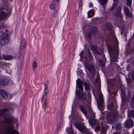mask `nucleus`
Wrapping results in <instances>:
<instances>
[{"label":"nucleus","instance_id":"6e6552de","mask_svg":"<svg viewBox=\"0 0 134 134\" xmlns=\"http://www.w3.org/2000/svg\"><path fill=\"white\" fill-rule=\"evenodd\" d=\"M26 45V42L25 40L23 38L21 39L20 45V46L19 52V54L21 55H23L24 53V51Z\"/></svg>","mask_w":134,"mask_h":134},{"label":"nucleus","instance_id":"bb28decb","mask_svg":"<svg viewBox=\"0 0 134 134\" xmlns=\"http://www.w3.org/2000/svg\"><path fill=\"white\" fill-rule=\"evenodd\" d=\"M42 101L43 102V104L42 105V107L45 108H46L47 106V101H46V98L45 99L43 98Z\"/></svg>","mask_w":134,"mask_h":134},{"label":"nucleus","instance_id":"aec40b11","mask_svg":"<svg viewBox=\"0 0 134 134\" xmlns=\"http://www.w3.org/2000/svg\"><path fill=\"white\" fill-rule=\"evenodd\" d=\"M9 82V80L7 79H1L0 80V85H6Z\"/></svg>","mask_w":134,"mask_h":134},{"label":"nucleus","instance_id":"864d4df0","mask_svg":"<svg viewBox=\"0 0 134 134\" xmlns=\"http://www.w3.org/2000/svg\"><path fill=\"white\" fill-rule=\"evenodd\" d=\"M117 53H118L117 52H116V54Z\"/></svg>","mask_w":134,"mask_h":134},{"label":"nucleus","instance_id":"c756f323","mask_svg":"<svg viewBox=\"0 0 134 134\" xmlns=\"http://www.w3.org/2000/svg\"><path fill=\"white\" fill-rule=\"evenodd\" d=\"M122 127L121 124L120 123H119L116 126V130H118L121 129Z\"/></svg>","mask_w":134,"mask_h":134},{"label":"nucleus","instance_id":"a19ab883","mask_svg":"<svg viewBox=\"0 0 134 134\" xmlns=\"http://www.w3.org/2000/svg\"><path fill=\"white\" fill-rule=\"evenodd\" d=\"M6 71L9 74H10L12 72V70H10L9 68L7 69Z\"/></svg>","mask_w":134,"mask_h":134},{"label":"nucleus","instance_id":"39448f33","mask_svg":"<svg viewBox=\"0 0 134 134\" xmlns=\"http://www.w3.org/2000/svg\"><path fill=\"white\" fill-rule=\"evenodd\" d=\"M88 31L86 33V37L90 38L92 35L96 33L97 31V29L93 26L89 25L88 26Z\"/></svg>","mask_w":134,"mask_h":134},{"label":"nucleus","instance_id":"7c9ffc66","mask_svg":"<svg viewBox=\"0 0 134 134\" xmlns=\"http://www.w3.org/2000/svg\"><path fill=\"white\" fill-rule=\"evenodd\" d=\"M99 64L100 66L103 67L104 66V63L101 60H99Z\"/></svg>","mask_w":134,"mask_h":134},{"label":"nucleus","instance_id":"603ef678","mask_svg":"<svg viewBox=\"0 0 134 134\" xmlns=\"http://www.w3.org/2000/svg\"><path fill=\"white\" fill-rule=\"evenodd\" d=\"M64 14H63V16H64Z\"/></svg>","mask_w":134,"mask_h":134},{"label":"nucleus","instance_id":"de8ad7c7","mask_svg":"<svg viewBox=\"0 0 134 134\" xmlns=\"http://www.w3.org/2000/svg\"><path fill=\"white\" fill-rule=\"evenodd\" d=\"M93 4L92 3H90L89 4V6L90 7H93Z\"/></svg>","mask_w":134,"mask_h":134},{"label":"nucleus","instance_id":"ea45409f","mask_svg":"<svg viewBox=\"0 0 134 134\" xmlns=\"http://www.w3.org/2000/svg\"><path fill=\"white\" fill-rule=\"evenodd\" d=\"M68 134H73V131L72 129H71L69 130Z\"/></svg>","mask_w":134,"mask_h":134},{"label":"nucleus","instance_id":"f3484780","mask_svg":"<svg viewBox=\"0 0 134 134\" xmlns=\"http://www.w3.org/2000/svg\"><path fill=\"white\" fill-rule=\"evenodd\" d=\"M5 122L9 124H12L13 123V118L12 116H10L7 117V118H5Z\"/></svg>","mask_w":134,"mask_h":134},{"label":"nucleus","instance_id":"f257e3e1","mask_svg":"<svg viewBox=\"0 0 134 134\" xmlns=\"http://www.w3.org/2000/svg\"><path fill=\"white\" fill-rule=\"evenodd\" d=\"M89 112L91 114L92 117H91V118L89 119V122L92 127H94L95 131L97 132L100 129H101L102 132L105 131V129L103 126L102 123L98 122L93 117L95 116V114L93 111L91 109L90 110Z\"/></svg>","mask_w":134,"mask_h":134},{"label":"nucleus","instance_id":"f704fd0d","mask_svg":"<svg viewBox=\"0 0 134 134\" xmlns=\"http://www.w3.org/2000/svg\"><path fill=\"white\" fill-rule=\"evenodd\" d=\"M131 106H132V105L134 104V95L132 96V98L131 102Z\"/></svg>","mask_w":134,"mask_h":134},{"label":"nucleus","instance_id":"ddd939ff","mask_svg":"<svg viewBox=\"0 0 134 134\" xmlns=\"http://www.w3.org/2000/svg\"><path fill=\"white\" fill-rule=\"evenodd\" d=\"M121 6H119L118 7L117 10L115 14V16L117 18H121L122 14L121 13Z\"/></svg>","mask_w":134,"mask_h":134},{"label":"nucleus","instance_id":"79ce46f5","mask_svg":"<svg viewBox=\"0 0 134 134\" xmlns=\"http://www.w3.org/2000/svg\"><path fill=\"white\" fill-rule=\"evenodd\" d=\"M131 77L132 79H134V71H132L131 73Z\"/></svg>","mask_w":134,"mask_h":134},{"label":"nucleus","instance_id":"5fc2aeb1","mask_svg":"<svg viewBox=\"0 0 134 134\" xmlns=\"http://www.w3.org/2000/svg\"><path fill=\"white\" fill-rule=\"evenodd\" d=\"M133 131H134V129Z\"/></svg>","mask_w":134,"mask_h":134},{"label":"nucleus","instance_id":"c03bdc74","mask_svg":"<svg viewBox=\"0 0 134 134\" xmlns=\"http://www.w3.org/2000/svg\"><path fill=\"white\" fill-rule=\"evenodd\" d=\"M21 68L20 66L18 67L17 68V70L18 71H20L21 70Z\"/></svg>","mask_w":134,"mask_h":134},{"label":"nucleus","instance_id":"9b49d317","mask_svg":"<svg viewBox=\"0 0 134 134\" xmlns=\"http://www.w3.org/2000/svg\"><path fill=\"white\" fill-rule=\"evenodd\" d=\"M85 66L91 73L93 74L95 73V67L93 65L86 64Z\"/></svg>","mask_w":134,"mask_h":134},{"label":"nucleus","instance_id":"412c9836","mask_svg":"<svg viewBox=\"0 0 134 134\" xmlns=\"http://www.w3.org/2000/svg\"><path fill=\"white\" fill-rule=\"evenodd\" d=\"M108 108L109 110H111V111L114 110L116 109H116V107L115 105H113V103H111L110 104H109L108 106Z\"/></svg>","mask_w":134,"mask_h":134},{"label":"nucleus","instance_id":"1a4fd4ad","mask_svg":"<svg viewBox=\"0 0 134 134\" xmlns=\"http://www.w3.org/2000/svg\"><path fill=\"white\" fill-rule=\"evenodd\" d=\"M76 94L77 98L81 101H84L86 99L87 97L86 94H84L82 91H80L76 89Z\"/></svg>","mask_w":134,"mask_h":134},{"label":"nucleus","instance_id":"20e7f679","mask_svg":"<svg viewBox=\"0 0 134 134\" xmlns=\"http://www.w3.org/2000/svg\"><path fill=\"white\" fill-rule=\"evenodd\" d=\"M0 134H19V132L16 130L12 125L9 126L6 129L5 132L0 130Z\"/></svg>","mask_w":134,"mask_h":134},{"label":"nucleus","instance_id":"473e14b6","mask_svg":"<svg viewBox=\"0 0 134 134\" xmlns=\"http://www.w3.org/2000/svg\"><path fill=\"white\" fill-rule=\"evenodd\" d=\"M52 15L53 17L54 18H56L58 16L57 12L56 11H55L54 12L53 14Z\"/></svg>","mask_w":134,"mask_h":134},{"label":"nucleus","instance_id":"58836bf2","mask_svg":"<svg viewBox=\"0 0 134 134\" xmlns=\"http://www.w3.org/2000/svg\"><path fill=\"white\" fill-rule=\"evenodd\" d=\"M47 88H48V86L47 85H46L45 86V87H44V93H45V94H46L47 93Z\"/></svg>","mask_w":134,"mask_h":134},{"label":"nucleus","instance_id":"0eeeda50","mask_svg":"<svg viewBox=\"0 0 134 134\" xmlns=\"http://www.w3.org/2000/svg\"><path fill=\"white\" fill-rule=\"evenodd\" d=\"M76 84L81 90H83V87L82 84L85 86V89L87 90H89L90 89V87L88 85L86 82H82L79 79H78L76 80Z\"/></svg>","mask_w":134,"mask_h":134},{"label":"nucleus","instance_id":"c85d7f7f","mask_svg":"<svg viewBox=\"0 0 134 134\" xmlns=\"http://www.w3.org/2000/svg\"><path fill=\"white\" fill-rule=\"evenodd\" d=\"M87 53L88 54V56H89V59L90 60H92L93 59V57L91 55V53L90 52V51L89 50H88L87 51V52H86V54H87Z\"/></svg>","mask_w":134,"mask_h":134},{"label":"nucleus","instance_id":"37998d69","mask_svg":"<svg viewBox=\"0 0 134 134\" xmlns=\"http://www.w3.org/2000/svg\"><path fill=\"white\" fill-rule=\"evenodd\" d=\"M121 87L122 89H121V88H120V89L121 90V91L122 93H123L124 94L125 93V92L124 91V87L122 86Z\"/></svg>","mask_w":134,"mask_h":134},{"label":"nucleus","instance_id":"f8f14e48","mask_svg":"<svg viewBox=\"0 0 134 134\" xmlns=\"http://www.w3.org/2000/svg\"><path fill=\"white\" fill-rule=\"evenodd\" d=\"M91 49L93 50L94 53L97 55L101 54L102 53V51L98 47L93 46L91 47Z\"/></svg>","mask_w":134,"mask_h":134},{"label":"nucleus","instance_id":"423d86ee","mask_svg":"<svg viewBox=\"0 0 134 134\" xmlns=\"http://www.w3.org/2000/svg\"><path fill=\"white\" fill-rule=\"evenodd\" d=\"M76 127L82 133H87L86 128L83 123H75Z\"/></svg>","mask_w":134,"mask_h":134},{"label":"nucleus","instance_id":"dca6fc26","mask_svg":"<svg viewBox=\"0 0 134 134\" xmlns=\"http://www.w3.org/2000/svg\"><path fill=\"white\" fill-rule=\"evenodd\" d=\"M108 49L109 53L110 56L112 57L111 54L115 55L114 52L115 50L114 49V47L111 46H109L108 47Z\"/></svg>","mask_w":134,"mask_h":134},{"label":"nucleus","instance_id":"a18cd8bd","mask_svg":"<svg viewBox=\"0 0 134 134\" xmlns=\"http://www.w3.org/2000/svg\"><path fill=\"white\" fill-rule=\"evenodd\" d=\"M83 55V54L82 53V52L80 54V56L81 58H82Z\"/></svg>","mask_w":134,"mask_h":134},{"label":"nucleus","instance_id":"e433bc0d","mask_svg":"<svg viewBox=\"0 0 134 134\" xmlns=\"http://www.w3.org/2000/svg\"><path fill=\"white\" fill-rule=\"evenodd\" d=\"M117 5V4L116 3H114L112 7L111 8V10H113L116 7Z\"/></svg>","mask_w":134,"mask_h":134},{"label":"nucleus","instance_id":"3c124183","mask_svg":"<svg viewBox=\"0 0 134 134\" xmlns=\"http://www.w3.org/2000/svg\"><path fill=\"white\" fill-rule=\"evenodd\" d=\"M113 61H116H116H116V59L114 60H113Z\"/></svg>","mask_w":134,"mask_h":134},{"label":"nucleus","instance_id":"393cba45","mask_svg":"<svg viewBox=\"0 0 134 134\" xmlns=\"http://www.w3.org/2000/svg\"><path fill=\"white\" fill-rule=\"evenodd\" d=\"M8 109L6 108H3L0 110V115H3L4 113L8 111Z\"/></svg>","mask_w":134,"mask_h":134},{"label":"nucleus","instance_id":"2eb2a0df","mask_svg":"<svg viewBox=\"0 0 134 134\" xmlns=\"http://www.w3.org/2000/svg\"><path fill=\"white\" fill-rule=\"evenodd\" d=\"M0 94L1 96L3 98L5 99L8 98V94L5 91L3 90H0Z\"/></svg>","mask_w":134,"mask_h":134},{"label":"nucleus","instance_id":"4c0bfd02","mask_svg":"<svg viewBox=\"0 0 134 134\" xmlns=\"http://www.w3.org/2000/svg\"><path fill=\"white\" fill-rule=\"evenodd\" d=\"M107 27L108 28V30H111L112 28V26L111 24H108L107 25Z\"/></svg>","mask_w":134,"mask_h":134},{"label":"nucleus","instance_id":"8fccbe9b","mask_svg":"<svg viewBox=\"0 0 134 134\" xmlns=\"http://www.w3.org/2000/svg\"><path fill=\"white\" fill-rule=\"evenodd\" d=\"M113 134H118V133H114Z\"/></svg>","mask_w":134,"mask_h":134},{"label":"nucleus","instance_id":"2f4dec72","mask_svg":"<svg viewBox=\"0 0 134 134\" xmlns=\"http://www.w3.org/2000/svg\"><path fill=\"white\" fill-rule=\"evenodd\" d=\"M129 115L134 118V110L131 111L129 112Z\"/></svg>","mask_w":134,"mask_h":134},{"label":"nucleus","instance_id":"f03ea898","mask_svg":"<svg viewBox=\"0 0 134 134\" xmlns=\"http://www.w3.org/2000/svg\"><path fill=\"white\" fill-rule=\"evenodd\" d=\"M115 110L110 111L107 115V121L109 123H111L114 122L117 118L118 112L116 109Z\"/></svg>","mask_w":134,"mask_h":134},{"label":"nucleus","instance_id":"cd10ccee","mask_svg":"<svg viewBox=\"0 0 134 134\" xmlns=\"http://www.w3.org/2000/svg\"><path fill=\"white\" fill-rule=\"evenodd\" d=\"M32 66L33 69H34V70H35L37 67V63L35 61H34L32 63Z\"/></svg>","mask_w":134,"mask_h":134},{"label":"nucleus","instance_id":"5701e85b","mask_svg":"<svg viewBox=\"0 0 134 134\" xmlns=\"http://www.w3.org/2000/svg\"><path fill=\"white\" fill-rule=\"evenodd\" d=\"M7 15V13L4 12H1L0 14V20H3L5 19Z\"/></svg>","mask_w":134,"mask_h":134},{"label":"nucleus","instance_id":"49530a36","mask_svg":"<svg viewBox=\"0 0 134 134\" xmlns=\"http://www.w3.org/2000/svg\"><path fill=\"white\" fill-rule=\"evenodd\" d=\"M131 97V93L130 92H129L128 93V97L129 98H130Z\"/></svg>","mask_w":134,"mask_h":134},{"label":"nucleus","instance_id":"c9c22d12","mask_svg":"<svg viewBox=\"0 0 134 134\" xmlns=\"http://www.w3.org/2000/svg\"><path fill=\"white\" fill-rule=\"evenodd\" d=\"M127 4L129 6H130L131 4L132 1L131 0H126Z\"/></svg>","mask_w":134,"mask_h":134},{"label":"nucleus","instance_id":"6ab92c4d","mask_svg":"<svg viewBox=\"0 0 134 134\" xmlns=\"http://www.w3.org/2000/svg\"><path fill=\"white\" fill-rule=\"evenodd\" d=\"M59 1L55 0V1L54 2V0H53L52 3L50 4L49 6V8L52 9H55L56 8L57 4Z\"/></svg>","mask_w":134,"mask_h":134},{"label":"nucleus","instance_id":"9d476101","mask_svg":"<svg viewBox=\"0 0 134 134\" xmlns=\"http://www.w3.org/2000/svg\"><path fill=\"white\" fill-rule=\"evenodd\" d=\"M97 102L99 109L101 110H103L104 101L102 95L101 94L99 95L98 99L97 100Z\"/></svg>","mask_w":134,"mask_h":134},{"label":"nucleus","instance_id":"a878e982","mask_svg":"<svg viewBox=\"0 0 134 134\" xmlns=\"http://www.w3.org/2000/svg\"><path fill=\"white\" fill-rule=\"evenodd\" d=\"M80 110L85 115H86L87 114V111L84 107L81 106L80 107Z\"/></svg>","mask_w":134,"mask_h":134},{"label":"nucleus","instance_id":"7ed1b4c3","mask_svg":"<svg viewBox=\"0 0 134 134\" xmlns=\"http://www.w3.org/2000/svg\"><path fill=\"white\" fill-rule=\"evenodd\" d=\"M9 40L8 34L3 33L0 36V45L2 46L7 44L9 42Z\"/></svg>","mask_w":134,"mask_h":134},{"label":"nucleus","instance_id":"a211bd4d","mask_svg":"<svg viewBox=\"0 0 134 134\" xmlns=\"http://www.w3.org/2000/svg\"><path fill=\"white\" fill-rule=\"evenodd\" d=\"M0 58L1 60H9L12 59L13 57L10 55H3L0 56Z\"/></svg>","mask_w":134,"mask_h":134},{"label":"nucleus","instance_id":"72a5a7b5","mask_svg":"<svg viewBox=\"0 0 134 134\" xmlns=\"http://www.w3.org/2000/svg\"><path fill=\"white\" fill-rule=\"evenodd\" d=\"M107 0H100V3L101 4H105Z\"/></svg>","mask_w":134,"mask_h":134},{"label":"nucleus","instance_id":"4468645a","mask_svg":"<svg viewBox=\"0 0 134 134\" xmlns=\"http://www.w3.org/2000/svg\"><path fill=\"white\" fill-rule=\"evenodd\" d=\"M125 123L126 126L128 128H131L133 126L134 122L132 120H127Z\"/></svg>","mask_w":134,"mask_h":134},{"label":"nucleus","instance_id":"09e8293b","mask_svg":"<svg viewBox=\"0 0 134 134\" xmlns=\"http://www.w3.org/2000/svg\"><path fill=\"white\" fill-rule=\"evenodd\" d=\"M127 83L128 84H130V82L129 81H127Z\"/></svg>","mask_w":134,"mask_h":134},{"label":"nucleus","instance_id":"b1692460","mask_svg":"<svg viewBox=\"0 0 134 134\" xmlns=\"http://www.w3.org/2000/svg\"><path fill=\"white\" fill-rule=\"evenodd\" d=\"M94 14V10H91L89 11L87 13L88 17L91 18L93 16Z\"/></svg>","mask_w":134,"mask_h":134},{"label":"nucleus","instance_id":"4be33fe9","mask_svg":"<svg viewBox=\"0 0 134 134\" xmlns=\"http://www.w3.org/2000/svg\"><path fill=\"white\" fill-rule=\"evenodd\" d=\"M125 14L127 16L130 17L131 16V13L130 11L128 8L126 7H124V10Z\"/></svg>","mask_w":134,"mask_h":134}]
</instances>
